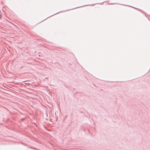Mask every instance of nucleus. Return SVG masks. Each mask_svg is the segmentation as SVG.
<instances>
[{"label":"nucleus","instance_id":"obj_1","mask_svg":"<svg viewBox=\"0 0 150 150\" xmlns=\"http://www.w3.org/2000/svg\"><path fill=\"white\" fill-rule=\"evenodd\" d=\"M31 148L33 149H36L35 148H34V147H31Z\"/></svg>","mask_w":150,"mask_h":150},{"label":"nucleus","instance_id":"obj_2","mask_svg":"<svg viewBox=\"0 0 150 150\" xmlns=\"http://www.w3.org/2000/svg\"><path fill=\"white\" fill-rule=\"evenodd\" d=\"M24 118L22 119H21V121H23V120H24Z\"/></svg>","mask_w":150,"mask_h":150}]
</instances>
